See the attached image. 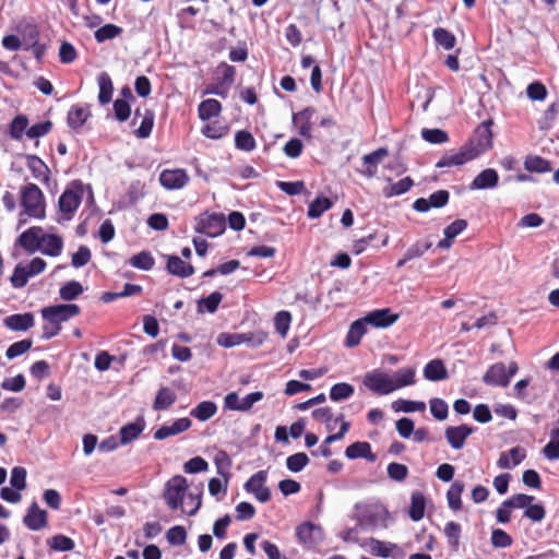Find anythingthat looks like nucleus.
I'll return each instance as SVG.
<instances>
[{
  "instance_id": "nucleus-22",
  "label": "nucleus",
  "mask_w": 559,
  "mask_h": 559,
  "mask_svg": "<svg viewBox=\"0 0 559 559\" xmlns=\"http://www.w3.org/2000/svg\"><path fill=\"white\" fill-rule=\"evenodd\" d=\"M41 227H31L27 230L23 231L19 237V243L23 247L27 252L34 253L38 250L40 237L43 235Z\"/></svg>"
},
{
  "instance_id": "nucleus-11",
  "label": "nucleus",
  "mask_w": 559,
  "mask_h": 559,
  "mask_svg": "<svg viewBox=\"0 0 559 559\" xmlns=\"http://www.w3.org/2000/svg\"><path fill=\"white\" fill-rule=\"evenodd\" d=\"M297 537L300 543L307 547H314L323 539L322 530L319 525L306 522L296 530Z\"/></svg>"
},
{
  "instance_id": "nucleus-41",
  "label": "nucleus",
  "mask_w": 559,
  "mask_h": 559,
  "mask_svg": "<svg viewBox=\"0 0 559 559\" xmlns=\"http://www.w3.org/2000/svg\"><path fill=\"white\" fill-rule=\"evenodd\" d=\"M461 532V525L454 521H450L444 525L443 534L453 550H457L460 547Z\"/></svg>"
},
{
  "instance_id": "nucleus-54",
  "label": "nucleus",
  "mask_w": 559,
  "mask_h": 559,
  "mask_svg": "<svg viewBox=\"0 0 559 559\" xmlns=\"http://www.w3.org/2000/svg\"><path fill=\"white\" fill-rule=\"evenodd\" d=\"M28 120L25 116H16L10 124V135L12 139L21 140L26 134Z\"/></svg>"
},
{
  "instance_id": "nucleus-5",
  "label": "nucleus",
  "mask_w": 559,
  "mask_h": 559,
  "mask_svg": "<svg viewBox=\"0 0 559 559\" xmlns=\"http://www.w3.org/2000/svg\"><path fill=\"white\" fill-rule=\"evenodd\" d=\"M492 120L481 122L474 131L465 148L477 158L492 146Z\"/></svg>"
},
{
  "instance_id": "nucleus-63",
  "label": "nucleus",
  "mask_w": 559,
  "mask_h": 559,
  "mask_svg": "<svg viewBox=\"0 0 559 559\" xmlns=\"http://www.w3.org/2000/svg\"><path fill=\"white\" fill-rule=\"evenodd\" d=\"M267 478V472L266 471H259L255 474H253L245 484V489L248 492L254 493L260 488L264 487V484Z\"/></svg>"
},
{
  "instance_id": "nucleus-27",
  "label": "nucleus",
  "mask_w": 559,
  "mask_h": 559,
  "mask_svg": "<svg viewBox=\"0 0 559 559\" xmlns=\"http://www.w3.org/2000/svg\"><path fill=\"white\" fill-rule=\"evenodd\" d=\"M416 369L414 367L401 368L391 373L394 391L416 383Z\"/></svg>"
},
{
  "instance_id": "nucleus-51",
  "label": "nucleus",
  "mask_w": 559,
  "mask_h": 559,
  "mask_svg": "<svg viewBox=\"0 0 559 559\" xmlns=\"http://www.w3.org/2000/svg\"><path fill=\"white\" fill-rule=\"evenodd\" d=\"M122 32H123V29L118 25L106 24V25L99 27L95 32L94 36H95V39L97 40V43H104L106 40L114 39V38L118 37Z\"/></svg>"
},
{
  "instance_id": "nucleus-31",
  "label": "nucleus",
  "mask_w": 559,
  "mask_h": 559,
  "mask_svg": "<svg viewBox=\"0 0 559 559\" xmlns=\"http://www.w3.org/2000/svg\"><path fill=\"white\" fill-rule=\"evenodd\" d=\"M27 167L35 179L41 182L49 181L50 169L39 157L35 155L27 156Z\"/></svg>"
},
{
  "instance_id": "nucleus-16",
  "label": "nucleus",
  "mask_w": 559,
  "mask_h": 559,
  "mask_svg": "<svg viewBox=\"0 0 559 559\" xmlns=\"http://www.w3.org/2000/svg\"><path fill=\"white\" fill-rule=\"evenodd\" d=\"M192 425L188 417L176 419L171 425H164L154 432L155 440H164L173 436L180 435L187 431Z\"/></svg>"
},
{
  "instance_id": "nucleus-13",
  "label": "nucleus",
  "mask_w": 559,
  "mask_h": 559,
  "mask_svg": "<svg viewBox=\"0 0 559 559\" xmlns=\"http://www.w3.org/2000/svg\"><path fill=\"white\" fill-rule=\"evenodd\" d=\"M316 115V108L307 107L299 112L293 115V123L297 127L298 133L310 140L312 138V119Z\"/></svg>"
},
{
  "instance_id": "nucleus-30",
  "label": "nucleus",
  "mask_w": 559,
  "mask_h": 559,
  "mask_svg": "<svg viewBox=\"0 0 559 559\" xmlns=\"http://www.w3.org/2000/svg\"><path fill=\"white\" fill-rule=\"evenodd\" d=\"M424 377L428 381H441L447 379L448 371L441 359L430 360L424 368Z\"/></svg>"
},
{
  "instance_id": "nucleus-24",
  "label": "nucleus",
  "mask_w": 559,
  "mask_h": 559,
  "mask_svg": "<svg viewBox=\"0 0 559 559\" xmlns=\"http://www.w3.org/2000/svg\"><path fill=\"white\" fill-rule=\"evenodd\" d=\"M91 116L90 106L86 104H75L68 112V124L71 129L81 128Z\"/></svg>"
},
{
  "instance_id": "nucleus-28",
  "label": "nucleus",
  "mask_w": 559,
  "mask_h": 559,
  "mask_svg": "<svg viewBox=\"0 0 559 559\" xmlns=\"http://www.w3.org/2000/svg\"><path fill=\"white\" fill-rule=\"evenodd\" d=\"M3 323L12 331H26L34 325V316L31 312L11 314Z\"/></svg>"
},
{
  "instance_id": "nucleus-53",
  "label": "nucleus",
  "mask_w": 559,
  "mask_h": 559,
  "mask_svg": "<svg viewBox=\"0 0 559 559\" xmlns=\"http://www.w3.org/2000/svg\"><path fill=\"white\" fill-rule=\"evenodd\" d=\"M202 134L206 138L217 140L223 138L228 132V127L222 122L214 121L205 124L202 130Z\"/></svg>"
},
{
  "instance_id": "nucleus-4",
  "label": "nucleus",
  "mask_w": 559,
  "mask_h": 559,
  "mask_svg": "<svg viewBox=\"0 0 559 559\" xmlns=\"http://www.w3.org/2000/svg\"><path fill=\"white\" fill-rule=\"evenodd\" d=\"M389 511L380 503L364 507L358 513V525L366 531L388 527Z\"/></svg>"
},
{
  "instance_id": "nucleus-29",
  "label": "nucleus",
  "mask_w": 559,
  "mask_h": 559,
  "mask_svg": "<svg viewBox=\"0 0 559 559\" xmlns=\"http://www.w3.org/2000/svg\"><path fill=\"white\" fill-rule=\"evenodd\" d=\"M167 271L181 278L189 277L193 274L194 269L190 263H186L177 255H169L167 259Z\"/></svg>"
},
{
  "instance_id": "nucleus-50",
  "label": "nucleus",
  "mask_w": 559,
  "mask_h": 559,
  "mask_svg": "<svg viewBox=\"0 0 559 559\" xmlns=\"http://www.w3.org/2000/svg\"><path fill=\"white\" fill-rule=\"evenodd\" d=\"M432 36L436 43L447 50L452 49L455 46V36L445 28L438 27L433 31Z\"/></svg>"
},
{
  "instance_id": "nucleus-6",
  "label": "nucleus",
  "mask_w": 559,
  "mask_h": 559,
  "mask_svg": "<svg viewBox=\"0 0 559 559\" xmlns=\"http://www.w3.org/2000/svg\"><path fill=\"white\" fill-rule=\"evenodd\" d=\"M362 384L372 393L388 395L394 392L391 373L383 369H373L362 378Z\"/></svg>"
},
{
  "instance_id": "nucleus-36",
  "label": "nucleus",
  "mask_w": 559,
  "mask_h": 559,
  "mask_svg": "<svg viewBox=\"0 0 559 559\" xmlns=\"http://www.w3.org/2000/svg\"><path fill=\"white\" fill-rule=\"evenodd\" d=\"M425 508L426 499L424 495L419 491L413 492L408 511L409 518L415 522L420 521L425 515Z\"/></svg>"
},
{
  "instance_id": "nucleus-45",
  "label": "nucleus",
  "mask_w": 559,
  "mask_h": 559,
  "mask_svg": "<svg viewBox=\"0 0 559 559\" xmlns=\"http://www.w3.org/2000/svg\"><path fill=\"white\" fill-rule=\"evenodd\" d=\"M84 292L81 283L76 281H70L66 283L59 289V296L64 301H71L80 296Z\"/></svg>"
},
{
  "instance_id": "nucleus-9",
  "label": "nucleus",
  "mask_w": 559,
  "mask_h": 559,
  "mask_svg": "<svg viewBox=\"0 0 559 559\" xmlns=\"http://www.w3.org/2000/svg\"><path fill=\"white\" fill-rule=\"evenodd\" d=\"M159 182L167 190H179L189 182V176L181 168L164 169L159 175Z\"/></svg>"
},
{
  "instance_id": "nucleus-8",
  "label": "nucleus",
  "mask_w": 559,
  "mask_h": 559,
  "mask_svg": "<svg viewBox=\"0 0 559 559\" xmlns=\"http://www.w3.org/2000/svg\"><path fill=\"white\" fill-rule=\"evenodd\" d=\"M80 312L81 309L75 304H60L43 308L41 317L47 322L61 324L62 322L76 317Z\"/></svg>"
},
{
  "instance_id": "nucleus-15",
  "label": "nucleus",
  "mask_w": 559,
  "mask_h": 559,
  "mask_svg": "<svg viewBox=\"0 0 559 559\" xmlns=\"http://www.w3.org/2000/svg\"><path fill=\"white\" fill-rule=\"evenodd\" d=\"M63 249V239L56 234H47L43 230L37 251L48 257H59Z\"/></svg>"
},
{
  "instance_id": "nucleus-38",
  "label": "nucleus",
  "mask_w": 559,
  "mask_h": 559,
  "mask_svg": "<svg viewBox=\"0 0 559 559\" xmlns=\"http://www.w3.org/2000/svg\"><path fill=\"white\" fill-rule=\"evenodd\" d=\"M559 114V102L551 103L544 111L543 116L537 120L538 129L547 131L552 128Z\"/></svg>"
},
{
  "instance_id": "nucleus-49",
  "label": "nucleus",
  "mask_w": 559,
  "mask_h": 559,
  "mask_svg": "<svg viewBox=\"0 0 559 559\" xmlns=\"http://www.w3.org/2000/svg\"><path fill=\"white\" fill-rule=\"evenodd\" d=\"M332 206V202L329 198L318 197L308 206V216L310 218L320 217L325 211Z\"/></svg>"
},
{
  "instance_id": "nucleus-42",
  "label": "nucleus",
  "mask_w": 559,
  "mask_h": 559,
  "mask_svg": "<svg viewBox=\"0 0 559 559\" xmlns=\"http://www.w3.org/2000/svg\"><path fill=\"white\" fill-rule=\"evenodd\" d=\"M38 32L35 28H32L28 34L27 43H24V49L31 50L34 57L40 61L44 55L46 53V45L40 44L37 40Z\"/></svg>"
},
{
  "instance_id": "nucleus-59",
  "label": "nucleus",
  "mask_w": 559,
  "mask_h": 559,
  "mask_svg": "<svg viewBox=\"0 0 559 559\" xmlns=\"http://www.w3.org/2000/svg\"><path fill=\"white\" fill-rule=\"evenodd\" d=\"M292 322V316L288 311H280L276 313L274 318V326L276 332L282 336L285 337L287 335V332L289 330Z\"/></svg>"
},
{
  "instance_id": "nucleus-10",
  "label": "nucleus",
  "mask_w": 559,
  "mask_h": 559,
  "mask_svg": "<svg viewBox=\"0 0 559 559\" xmlns=\"http://www.w3.org/2000/svg\"><path fill=\"white\" fill-rule=\"evenodd\" d=\"M474 431L475 429L467 425L449 426L444 430V438L453 450H461Z\"/></svg>"
},
{
  "instance_id": "nucleus-39",
  "label": "nucleus",
  "mask_w": 559,
  "mask_h": 559,
  "mask_svg": "<svg viewBox=\"0 0 559 559\" xmlns=\"http://www.w3.org/2000/svg\"><path fill=\"white\" fill-rule=\"evenodd\" d=\"M414 186V181L411 177H405L397 182L390 183L383 188V195L385 198H392L406 193Z\"/></svg>"
},
{
  "instance_id": "nucleus-40",
  "label": "nucleus",
  "mask_w": 559,
  "mask_h": 559,
  "mask_svg": "<svg viewBox=\"0 0 559 559\" xmlns=\"http://www.w3.org/2000/svg\"><path fill=\"white\" fill-rule=\"evenodd\" d=\"M464 491V483L454 481L447 492V500L449 508L453 511H459L462 508L461 495Z\"/></svg>"
},
{
  "instance_id": "nucleus-7",
  "label": "nucleus",
  "mask_w": 559,
  "mask_h": 559,
  "mask_svg": "<svg viewBox=\"0 0 559 559\" xmlns=\"http://www.w3.org/2000/svg\"><path fill=\"white\" fill-rule=\"evenodd\" d=\"M226 227L225 217L216 213H202L197 217L194 229L197 233L204 234L209 237L219 236Z\"/></svg>"
},
{
  "instance_id": "nucleus-35",
  "label": "nucleus",
  "mask_w": 559,
  "mask_h": 559,
  "mask_svg": "<svg viewBox=\"0 0 559 559\" xmlns=\"http://www.w3.org/2000/svg\"><path fill=\"white\" fill-rule=\"evenodd\" d=\"M217 413V405L212 401H203L190 411V415L200 421H206Z\"/></svg>"
},
{
  "instance_id": "nucleus-37",
  "label": "nucleus",
  "mask_w": 559,
  "mask_h": 559,
  "mask_svg": "<svg viewBox=\"0 0 559 559\" xmlns=\"http://www.w3.org/2000/svg\"><path fill=\"white\" fill-rule=\"evenodd\" d=\"M97 82L99 87L98 102L102 105H106L111 100L114 91L112 81L108 73L102 72L97 78Z\"/></svg>"
},
{
  "instance_id": "nucleus-56",
  "label": "nucleus",
  "mask_w": 559,
  "mask_h": 559,
  "mask_svg": "<svg viewBox=\"0 0 559 559\" xmlns=\"http://www.w3.org/2000/svg\"><path fill=\"white\" fill-rule=\"evenodd\" d=\"M154 126V112L152 110H145L140 127L134 131L139 139H146L152 133Z\"/></svg>"
},
{
  "instance_id": "nucleus-18",
  "label": "nucleus",
  "mask_w": 559,
  "mask_h": 559,
  "mask_svg": "<svg viewBox=\"0 0 559 559\" xmlns=\"http://www.w3.org/2000/svg\"><path fill=\"white\" fill-rule=\"evenodd\" d=\"M23 523L31 531H39L47 526V512L39 509L36 502H33L23 519Z\"/></svg>"
},
{
  "instance_id": "nucleus-47",
  "label": "nucleus",
  "mask_w": 559,
  "mask_h": 559,
  "mask_svg": "<svg viewBox=\"0 0 559 559\" xmlns=\"http://www.w3.org/2000/svg\"><path fill=\"white\" fill-rule=\"evenodd\" d=\"M524 167L531 173H547L551 170L550 163L540 156H527Z\"/></svg>"
},
{
  "instance_id": "nucleus-58",
  "label": "nucleus",
  "mask_w": 559,
  "mask_h": 559,
  "mask_svg": "<svg viewBox=\"0 0 559 559\" xmlns=\"http://www.w3.org/2000/svg\"><path fill=\"white\" fill-rule=\"evenodd\" d=\"M48 545L51 549L57 551H71L75 546L74 542L70 537L61 534L51 537L48 540Z\"/></svg>"
},
{
  "instance_id": "nucleus-25",
  "label": "nucleus",
  "mask_w": 559,
  "mask_h": 559,
  "mask_svg": "<svg viewBox=\"0 0 559 559\" xmlns=\"http://www.w3.org/2000/svg\"><path fill=\"white\" fill-rule=\"evenodd\" d=\"M145 428V420L139 417L135 421L122 426L119 430L120 444L126 445L136 439Z\"/></svg>"
},
{
  "instance_id": "nucleus-64",
  "label": "nucleus",
  "mask_w": 559,
  "mask_h": 559,
  "mask_svg": "<svg viewBox=\"0 0 559 559\" xmlns=\"http://www.w3.org/2000/svg\"><path fill=\"white\" fill-rule=\"evenodd\" d=\"M547 88L546 86L536 81V82H533L531 84L527 85L526 87V95L527 97L531 99V100H534V102H543L546 99L547 97Z\"/></svg>"
},
{
  "instance_id": "nucleus-23",
  "label": "nucleus",
  "mask_w": 559,
  "mask_h": 559,
  "mask_svg": "<svg viewBox=\"0 0 559 559\" xmlns=\"http://www.w3.org/2000/svg\"><path fill=\"white\" fill-rule=\"evenodd\" d=\"M345 455L349 460L366 459L369 462H374L377 455L372 453L371 445L367 441H357L348 445L345 450Z\"/></svg>"
},
{
  "instance_id": "nucleus-48",
  "label": "nucleus",
  "mask_w": 559,
  "mask_h": 559,
  "mask_svg": "<svg viewBox=\"0 0 559 559\" xmlns=\"http://www.w3.org/2000/svg\"><path fill=\"white\" fill-rule=\"evenodd\" d=\"M223 299V295L219 292H213L207 297L202 298L198 302V311L203 312L207 311L210 313H214L217 310L219 302Z\"/></svg>"
},
{
  "instance_id": "nucleus-20",
  "label": "nucleus",
  "mask_w": 559,
  "mask_h": 559,
  "mask_svg": "<svg viewBox=\"0 0 559 559\" xmlns=\"http://www.w3.org/2000/svg\"><path fill=\"white\" fill-rule=\"evenodd\" d=\"M362 319L367 325H372L374 328H389L397 320V316L392 314L390 309H379L369 312Z\"/></svg>"
},
{
  "instance_id": "nucleus-17",
  "label": "nucleus",
  "mask_w": 559,
  "mask_h": 559,
  "mask_svg": "<svg viewBox=\"0 0 559 559\" xmlns=\"http://www.w3.org/2000/svg\"><path fill=\"white\" fill-rule=\"evenodd\" d=\"M526 457V450L520 445L500 453L497 465L502 469H512Z\"/></svg>"
},
{
  "instance_id": "nucleus-44",
  "label": "nucleus",
  "mask_w": 559,
  "mask_h": 559,
  "mask_svg": "<svg viewBox=\"0 0 559 559\" xmlns=\"http://www.w3.org/2000/svg\"><path fill=\"white\" fill-rule=\"evenodd\" d=\"M543 454L550 461L559 460V428H554L550 431V440L544 447Z\"/></svg>"
},
{
  "instance_id": "nucleus-3",
  "label": "nucleus",
  "mask_w": 559,
  "mask_h": 559,
  "mask_svg": "<svg viewBox=\"0 0 559 559\" xmlns=\"http://www.w3.org/2000/svg\"><path fill=\"white\" fill-rule=\"evenodd\" d=\"M21 204L23 213L29 217L43 219L45 217V198L35 183H28L21 190Z\"/></svg>"
},
{
  "instance_id": "nucleus-21",
  "label": "nucleus",
  "mask_w": 559,
  "mask_h": 559,
  "mask_svg": "<svg viewBox=\"0 0 559 559\" xmlns=\"http://www.w3.org/2000/svg\"><path fill=\"white\" fill-rule=\"evenodd\" d=\"M389 155V151L385 147H379L378 150L362 156V163L366 168L361 174L367 178H372L377 174L378 165Z\"/></svg>"
},
{
  "instance_id": "nucleus-55",
  "label": "nucleus",
  "mask_w": 559,
  "mask_h": 559,
  "mask_svg": "<svg viewBox=\"0 0 559 559\" xmlns=\"http://www.w3.org/2000/svg\"><path fill=\"white\" fill-rule=\"evenodd\" d=\"M129 263L135 269L148 271L154 266V259L151 253L142 251L131 257Z\"/></svg>"
},
{
  "instance_id": "nucleus-61",
  "label": "nucleus",
  "mask_w": 559,
  "mask_h": 559,
  "mask_svg": "<svg viewBox=\"0 0 559 559\" xmlns=\"http://www.w3.org/2000/svg\"><path fill=\"white\" fill-rule=\"evenodd\" d=\"M430 412L431 415L437 420H444L448 417L449 414V406L448 404L439 397H433L429 401Z\"/></svg>"
},
{
  "instance_id": "nucleus-2",
  "label": "nucleus",
  "mask_w": 559,
  "mask_h": 559,
  "mask_svg": "<svg viewBox=\"0 0 559 559\" xmlns=\"http://www.w3.org/2000/svg\"><path fill=\"white\" fill-rule=\"evenodd\" d=\"M84 190L85 186L80 180H73L67 186L58 200V211L61 215L58 222H68L74 217L82 202Z\"/></svg>"
},
{
  "instance_id": "nucleus-52",
  "label": "nucleus",
  "mask_w": 559,
  "mask_h": 559,
  "mask_svg": "<svg viewBox=\"0 0 559 559\" xmlns=\"http://www.w3.org/2000/svg\"><path fill=\"white\" fill-rule=\"evenodd\" d=\"M235 145L238 150L251 152L255 147V140L249 131L240 130L235 135Z\"/></svg>"
},
{
  "instance_id": "nucleus-33",
  "label": "nucleus",
  "mask_w": 559,
  "mask_h": 559,
  "mask_svg": "<svg viewBox=\"0 0 559 559\" xmlns=\"http://www.w3.org/2000/svg\"><path fill=\"white\" fill-rule=\"evenodd\" d=\"M222 111V105L217 99L209 98L200 103L198 107L199 118L203 121L217 117Z\"/></svg>"
},
{
  "instance_id": "nucleus-19",
  "label": "nucleus",
  "mask_w": 559,
  "mask_h": 559,
  "mask_svg": "<svg viewBox=\"0 0 559 559\" xmlns=\"http://www.w3.org/2000/svg\"><path fill=\"white\" fill-rule=\"evenodd\" d=\"M499 175L493 168H486L480 171L471 182V190L493 189L498 186Z\"/></svg>"
},
{
  "instance_id": "nucleus-60",
  "label": "nucleus",
  "mask_w": 559,
  "mask_h": 559,
  "mask_svg": "<svg viewBox=\"0 0 559 559\" xmlns=\"http://www.w3.org/2000/svg\"><path fill=\"white\" fill-rule=\"evenodd\" d=\"M167 542L173 546H181L187 540L186 528L181 525L170 527L166 533Z\"/></svg>"
},
{
  "instance_id": "nucleus-62",
  "label": "nucleus",
  "mask_w": 559,
  "mask_h": 559,
  "mask_svg": "<svg viewBox=\"0 0 559 559\" xmlns=\"http://www.w3.org/2000/svg\"><path fill=\"white\" fill-rule=\"evenodd\" d=\"M490 540L495 548H508L513 543L512 537L501 528L492 530Z\"/></svg>"
},
{
  "instance_id": "nucleus-26",
  "label": "nucleus",
  "mask_w": 559,
  "mask_h": 559,
  "mask_svg": "<svg viewBox=\"0 0 559 559\" xmlns=\"http://www.w3.org/2000/svg\"><path fill=\"white\" fill-rule=\"evenodd\" d=\"M475 159L473 155L463 146L459 152L443 155L436 164L438 168L461 166Z\"/></svg>"
},
{
  "instance_id": "nucleus-46",
  "label": "nucleus",
  "mask_w": 559,
  "mask_h": 559,
  "mask_svg": "<svg viewBox=\"0 0 559 559\" xmlns=\"http://www.w3.org/2000/svg\"><path fill=\"white\" fill-rule=\"evenodd\" d=\"M354 386L346 382L334 384L330 390V399L334 402H341L349 399L354 394Z\"/></svg>"
},
{
  "instance_id": "nucleus-57",
  "label": "nucleus",
  "mask_w": 559,
  "mask_h": 559,
  "mask_svg": "<svg viewBox=\"0 0 559 559\" xmlns=\"http://www.w3.org/2000/svg\"><path fill=\"white\" fill-rule=\"evenodd\" d=\"M31 275H28V271L26 266L22 263H19L13 271L12 276L10 277V282L14 288H22L24 287Z\"/></svg>"
},
{
  "instance_id": "nucleus-32",
  "label": "nucleus",
  "mask_w": 559,
  "mask_h": 559,
  "mask_svg": "<svg viewBox=\"0 0 559 559\" xmlns=\"http://www.w3.org/2000/svg\"><path fill=\"white\" fill-rule=\"evenodd\" d=\"M367 324L364 319L354 321L346 335L345 345L347 347H355L360 343L361 337L367 333Z\"/></svg>"
},
{
  "instance_id": "nucleus-34",
  "label": "nucleus",
  "mask_w": 559,
  "mask_h": 559,
  "mask_svg": "<svg viewBox=\"0 0 559 559\" xmlns=\"http://www.w3.org/2000/svg\"><path fill=\"white\" fill-rule=\"evenodd\" d=\"M177 400L176 393L167 388L163 386L158 390L156 397L153 403V408L155 411H165L168 409Z\"/></svg>"
},
{
  "instance_id": "nucleus-12",
  "label": "nucleus",
  "mask_w": 559,
  "mask_h": 559,
  "mask_svg": "<svg viewBox=\"0 0 559 559\" xmlns=\"http://www.w3.org/2000/svg\"><path fill=\"white\" fill-rule=\"evenodd\" d=\"M449 192L447 190H438L429 195L428 199L419 198L413 203V209L417 212L425 213L431 207H443L449 201Z\"/></svg>"
},
{
  "instance_id": "nucleus-14",
  "label": "nucleus",
  "mask_w": 559,
  "mask_h": 559,
  "mask_svg": "<svg viewBox=\"0 0 559 559\" xmlns=\"http://www.w3.org/2000/svg\"><path fill=\"white\" fill-rule=\"evenodd\" d=\"M483 381L487 385L506 388L509 385V377L503 362L491 365L483 377Z\"/></svg>"
},
{
  "instance_id": "nucleus-43",
  "label": "nucleus",
  "mask_w": 559,
  "mask_h": 559,
  "mask_svg": "<svg viewBox=\"0 0 559 559\" xmlns=\"http://www.w3.org/2000/svg\"><path fill=\"white\" fill-rule=\"evenodd\" d=\"M391 407L395 413H400V412L413 413V412L425 411L426 404L420 401H408V400L399 399L392 403Z\"/></svg>"
},
{
  "instance_id": "nucleus-1",
  "label": "nucleus",
  "mask_w": 559,
  "mask_h": 559,
  "mask_svg": "<svg viewBox=\"0 0 559 559\" xmlns=\"http://www.w3.org/2000/svg\"><path fill=\"white\" fill-rule=\"evenodd\" d=\"M188 489V483L187 479L181 475H176L171 477L165 485L164 489V499L167 504V507L170 510H177L181 508V511L186 514L192 516L194 515L198 510L201 508V493L198 492L193 495L192 492L189 493V499L193 500L194 507L191 510H186L183 504V498Z\"/></svg>"
}]
</instances>
